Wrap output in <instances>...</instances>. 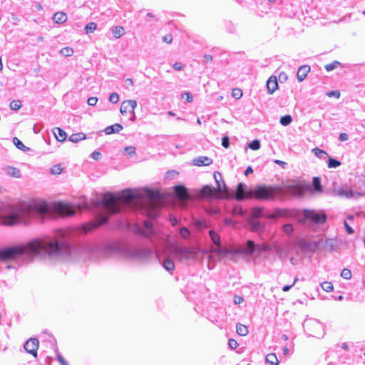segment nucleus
<instances>
[{
  "mask_svg": "<svg viewBox=\"0 0 365 365\" xmlns=\"http://www.w3.org/2000/svg\"><path fill=\"white\" fill-rule=\"evenodd\" d=\"M42 254L51 257L71 259L76 257V248L71 245L64 230H56L53 236L34 238L24 244L0 249V260L9 262L19 257H34Z\"/></svg>",
  "mask_w": 365,
  "mask_h": 365,
  "instance_id": "obj_1",
  "label": "nucleus"
},
{
  "mask_svg": "<svg viewBox=\"0 0 365 365\" xmlns=\"http://www.w3.org/2000/svg\"><path fill=\"white\" fill-rule=\"evenodd\" d=\"M160 199L161 195L158 190L148 188L125 190H123L118 196L110 192L106 193L101 201L106 213L99 215L97 218V223H86L83 226V230L85 233H88L95 227L106 223L108 220L107 214H115L120 211V202L135 204L142 207L146 205L154 207L155 203Z\"/></svg>",
  "mask_w": 365,
  "mask_h": 365,
  "instance_id": "obj_2",
  "label": "nucleus"
},
{
  "mask_svg": "<svg viewBox=\"0 0 365 365\" xmlns=\"http://www.w3.org/2000/svg\"><path fill=\"white\" fill-rule=\"evenodd\" d=\"M86 250L93 257L98 259H104L113 255L122 256L129 259L140 258L143 256L142 252L138 249L118 243L106 245H90Z\"/></svg>",
  "mask_w": 365,
  "mask_h": 365,
  "instance_id": "obj_3",
  "label": "nucleus"
},
{
  "mask_svg": "<svg viewBox=\"0 0 365 365\" xmlns=\"http://www.w3.org/2000/svg\"><path fill=\"white\" fill-rule=\"evenodd\" d=\"M49 212L48 205L45 202H34L33 204H23L11 208V215L6 223L13 225L22 218L42 217Z\"/></svg>",
  "mask_w": 365,
  "mask_h": 365,
  "instance_id": "obj_4",
  "label": "nucleus"
},
{
  "mask_svg": "<svg viewBox=\"0 0 365 365\" xmlns=\"http://www.w3.org/2000/svg\"><path fill=\"white\" fill-rule=\"evenodd\" d=\"M280 190V187L277 186L259 185L256 186L253 190H250L248 196L252 197L259 201H272L276 198Z\"/></svg>",
  "mask_w": 365,
  "mask_h": 365,
  "instance_id": "obj_5",
  "label": "nucleus"
},
{
  "mask_svg": "<svg viewBox=\"0 0 365 365\" xmlns=\"http://www.w3.org/2000/svg\"><path fill=\"white\" fill-rule=\"evenodd\" d=\"M170 253L175 258L182 261L184 259H194L198 255L197 249L192 247L174 246L170 248Z\"/></svg>",
  "mask_w": 365,
  "mask_h": 365,
  "instance_id": "obj_6",
  "label": "nucleus"
},
{
  "mask_svg": "<svg viewBox=\"0 0 365 365\" xmlns=\"http://www.w3.org/2000/svg\"><path fill=\"white\" fill-rule=\"evenodd\" d=\"M303 215L304 218L317 225H323L327 220V215L324 210H304Z\"/></svg>",
  "mask_w": 365,
  "mask_h": 365,
  "instance_id": "obj_7",
  "label": "nucleus"
},
{
  "mask_svg": "<svg viewBox=\"0 0 365 365\" xmlns=\"http://www.w3.org/2000/svg\"><path fill=\"white\" fill-rule=\"evenodd\" d=\"M304 328L309 331V334L314 337L323 336V325L314 319L306 320L304 323Z\"/></svg>",
  "mask_w": 365,
  "mask_h": 365,
  "instance_id": "obj_8",
  "label": "nucleus"
},
{
  "mask_svg": "<svg viewBox=\"0 0 365 365\" xmlns=\"http://www.w3.org/2000/svg\"><path fill=\"white\" fill-rule=\"evenodd\" d=\"M56 211L62 216H72L76 214V209L70 204L58 202L56 205Z\"/></svg>",
  "mask_w": 365,
  "mask_h": 365,
  "instance_id": "obj_9",
  "label": "nucleus"
},
{
  "mask_svg": "<svg viewBox=\"0 0 365 365\" xmlns=\"http://www.w3.org/2000/svg\"><path fill=\"white\" fill-rule=\"evenodd\" d=\"M38 348V340L36 338H30L24 344V349L29 354L34 356H37V349Z\"/></svg>",
  "mask_w": 365,
  "mask_h": 365,
  "instance_id": "obj_10",
  "label": "nucleus"
},
{
  "mask_svg": "<svg viewBox=\"0 0 365 365\" xmlns=\"http://www.w3.org/2000/svg\"><path fill=\"white\" fill-rule=\"evenodd\" d=\"M255 251V244L253 240H249L245 247H240L235 249V254H242L247 255H252Z\"/></svg>",
  "mask_w": 365,
  "mask_h": 365,
  "instance_id": "obj_11",
  "label": "nucleus"
},
{
  "mask_svg": "<svg viewBox=\"0 0 365 365\" xmlns=\"http://www.w3.org/2000/svg\"><path fill=\"white\" fill-rule=\"evenodd\" d=\"M286 190L292 195L300 197L304 194L303 185L299 183H289L286 185Z\"/></svg>",
  "mask_w": 365,
  "mask_h": 365,
  "instance_id": "obj_12",
  "label": "nucleus"
},
{
  "mask_svg": "<svg viewBox=\"0 0 365 365\" xmlns=\"http://www.w3.org/2000/svg\"><path fill=\"white\" fill-rule=\"evenodd\" d=\"M136 107L137 102L135 100H126L121 103L120 111L123 115L128 112L133 113Z\"/></svg>",
  "mask_w": 365,
  "mask_h": 365,
  "instance_id": "obj_13",
  "label": "nucleus"
},
{
  "mask_svg": "<svg viewBox=\"0 0 365 365\" xmlns=\"http://www.w3.org/2000/svg\"><path fill=\"white\" fill-rule=\"evenodd\" d=\"M176 196L181 200L186 201L189 199L187 189L184 185H176L174 187Z\"/></svg>",
  "mask_w": 365,
  "mask_h": 365,
  "instance_id": "obj_14",
  "label": "nucleus"
},
{
  "mask_svg": "<svg viewBox=\"0 0 365 365\" xmlns=\"http://www.w3.org/2000/svg\"><path fill=\"white\" fill-rule=\"evenodd\" d=\"M249 191L246 190V186L242 182H240L237 185L236 192H235V198L237 200H242L245 197H250L248 196Z\"/></svg>",
  "mask_w": 365,
  "mask_h": 365,
  "instance_id": "obj_15",
  "label": "nucleus"
},
{
  "mask_svg": "<svg viewBox=\"0 0 365 365\" xmlns=\"http://www.w3.org/2000/svg\"><path fill=\"white\" fill-rule=\"evenodd\" d=\"M310 71V67L307 65H304V66H302L299 68L298 71H297V80L299 81V82H302V81H304L308 73Z\"/></svg>",
  "mask_w": 365,
  "mask_h": 365,
  "instance_id": "obj_16",
  "label": "nucleus"
},
{
  "mask_svg": "<svg viewBox=\"0 0 365 365\" xmlns=\"http://www.w3.org/2000/svg\"><path fill=\"white\" fill-rule=\"evenodd\" d=\"M267 88L269 94H272L278 88V83L275 76H271L267 80Z\"/></svg>",
  "mask_w": 365,
  "mask_h": 365,
  "instance_id": "obj_17",
  "label": "nucleus"
},
{
  "mask_svg": "<svg viewBox=\"0 0 365 365\" xmlns=\"http://www.w3.org/2000/svg\"><path fill=\"white\" fill-rule=\"evenodd\" d=\"M212 163V160L206 156H200L193 160V164L197 166L210 165Z\"/></svg>",
  "mask_w": 365,
  "mask_h": 365,
  "instance_id": "obj_18",
  "label": "nucleus"
},
{
  "mask_svg": "<svg viewBox=\"0 0 365 365\" xmlns=\"http://www.w3.org/2000/svg\"><path fill=\"white\" fill-rule=\"evenodd\" d=\"M216 192V189L210 185H205L201 189L200 192V197H212Z\"/></svg>",
  "mask_w": 365,
  "mask_h": 365,
  "instance_id": "obj_19",
  "label": "nucleus"
},
{
  "mask_svg": "<svg viewBox=\"0 0 365 365\" xmlns=\"http://www.w3.org/2000/svg\"><path fill=\"white\" fill-rule=\"evenodd\" d=\"M139 232L145 237L150 236L153 232L152 222L150 220H145L143 223V230H140Z\"/></svg>",
  "mask_w": 365,
  "mask_h": 365,
  "instance_id": "obj_20",
  "label": "nucleus"
},
{
  "mask_svg": "<svg viewBox=\"0 0 365 365\" xmlns=\"http://www.w3.org/2000/svg\"><path fill=\"white\" fill-rule=\"evenodd\" d=\"M123 130V126L120 123H115L112 125H109L105 128V133L106 135H110L113 133H118Z\"/></svg>",
  "mask_w": 365,
  "mask_h": 365,
  "instance_id": "obj_21",
  "label": "nucleus"
},
{
  "mask_svg": "<svg viewBox=\"0 0 365 365\" xmlns=\"http://www.w3.org/2000/svg\"><path fill=\"white\" fill-rule=\"evenodd\" d=\"M212 252H215L218 256H226L229 254H235V250H229L227 248H222L220 247H217L212 250Z\"/></svg>",
  "mask_w": 365,
  "mask_h": 365,
  "instance_id": "obj_22",
  "label": "nucleus"
},
{
  "mask_svg": "<svg viewBox=\"0 0 365 365\" xmlns=\"http://www.w3.org/2000/svg\"><path fill=\"white\" fill-rule=\"evenodd\" d=\"M53 134L56 136V138L59 142H63L66 139V133L60 128H55L53 129Z\"/></svg>",
  "mask_w": 365,
  "mask_h": 365,
  "instance_id": "obj_23",
  "label": "nucleus"
},
{
  "mask_svg": "<svg viewBox=\"0 0 365 365\" xmlns=\"http://www.w3.org/2000/svg\"><path fill=\"white\" fill-rule=\"evenodd\" d=\"M339 195L346 198H357L363 195L361 192H354L352 190H340Z\"/></svg>",
  "mask_w": 365,
  "mask_h": 365,
  "instance_id": "obj_24",
  "label": "nucleus"
},
{
  "mask_svg": "<svg viewBox=\"0 0 365 365\" xmlns=\"http://www.w3.org/2000/svg\"><path fill=\"white\" fill-rule=\"evenodd\" d=\"M163 267L166 271H168L170 273L173 272L175 268L173 261L170 257H167L164 259L163 262Z\"/></svg>",
  "mask_w": 365,
  "mask_h": 365,
  "instance_id": "obj_25",
  "label": "nucleus"
},
{
  "mask_svg": "<svg viewBox=\"0 0 365 365\" xmlns=\"http://www.w3.org/2000/svg\"><path fill=\"white\" fill-rule=\"evenodd\" d=\"M86 135L83 133H73L69 136L68 140L73 143H78L81 140H85Z\"/></svg>",
  "mask_w": 365,
  "mask_h": 365,
  "instance_id": "obj_26",
  "label": "nucleus"
},
{
  "mask_svg": "<svg viewBox=\"0 0 365 365\" xmlns=\"http://www.w3.org/2000/svg\"><path fill=\"white\" fill-rule=\"evenodd\" d=\"M53 20L58 24L64 23L67 20V16L63 12H56L53 16Z\"/></svg>",
  "mask_w": 365,
  "mask_h": 365,
  "instance_id": "obj_27",
  "label": "nucleus"
},
{
  "mask_svg": "<svg viewBox=\"0 0 365 365\" xmlns=\"http://www.w3.org/2000/svg\"><path fill=\"white\" fill-rule=\"evenodd\" d=\"M111 31L115 38H119L125 34L124 28L120 26L113 27Z\"/></svg>",
  "mask_w": 365,
  "mask_h": 365,
  "instance_id": "obj_28",
  "label": "nucleus"
},
{
  "mask_svg": "<svg viewBox=\"0 0 365 365\" xmlns=\"http://www.w3.org/2000/svg\"><path fill=\"white\" fill-rule=\"evenodd\" d=\"M210 237L212 242L217 246L220 247L221 246V239L220 235L215 232L214 230H210L209 232Z\"/></svg>",
  "mask_w": 365,
  "mask_h": 365,
  "instance_id": "obj_29",
  "label": "nucleus"
},
{
  "mask_svg": "<svg viewBox=\"0 0 365 365\" xmlns=\"http://www.w3.org/2000/svg\"><path fill=\"white\" fill-rule=\"evenodd\" d=\"M6 173L12 177L19 178L21 176V171L19 168L9 166L6 168Z\"/></svg>",
  "mask_w": 365,
  "mask_h": 365,
  "instance_id": "obj_30",
  "label": "nucleus"
},
{
  "mask_svg": "<svg viewBox=\"0 0 365 365\" xmlns=\"http://www.w3.org/2000/svg\"><path fill=\"white\" fill-rule=\"evenodd\" d=\"M236 331L239 335L242 336L247 335L249 332L247 327L245 325L240 323L237 324Z\"/></svg>",
  "mask_w": 365,
  "mask_h": 365,
  "instance_id": "obj_31",
  "label": "nucleus"
},
{
  "mask_svg": "<svg viewBox=\"0 0 365 365\" xmlns=\"http://www.w3.org/2000/svg\"><path fill=\"white\" fill-rule=\"evenodd\" d=\"M251 228L252 231L261 232L264 230V225L259 221H252L251 222Z\"/></svg>",
  "mask_w": 365,
  "mask_h": 365,
  "instance_id": "obj_32",
  "label": "nucleus"
},
{
  "mask_svg": "<svg viewBox=\"0 0 365 365\" xmlns=\"http://www.w3.org/2000/svg\"><path fill=\"white\" fill-rule=\"evenodd\" d=\"M13 142L18 149L22 151H27L29 150V148L25 146L24 144L16 137L13 138Z\"/></svg>",
  "mask_w": 365,
  "mask_h": 365,
  "instance_id": "obj_33",
  "label": "nucleus"
},
{
  "mask_svg": "<svg viewBox=\"0 0 365 365\" xmlns=\"http://www.w3.org/2000/svg\"><path fill=\"white\" fill-rule=\"evenodd\" d=\"M266 361L271 365H277L279 361L274 354H269L266 356Z\"/></svg>",
  "mask_w": 365,
  "mask_h": 365,
  "instance_id": "obj_34",
  "label": "nucleus"
},
{
  "mask_svg": "<svg viewBox=\"0 0 365 365\" xmlns=\"http://www.w3.org/2000/svg\"><path fill=\"white\" fill-rule=\"evenodd\" d=\"M312 153L319 158L324 159L327 156V153L324 150H321L318 148L312 149Z\"/></svg>",
  "mask_w": 365,
  "mask_h": 365,
  "instance_id": "obj_35",
  "label": "nucleus"
},
{
  "mask_svg": "<svg viewBox=\"0 0 365 365\" xmlns=\"http://www.w3.org/2000/svg\"><path fill=\"white\" fill-rule=\"evenodd\" d=\"M97 29V24L95 22H90L85 26V31L86 34H91L94 32Z\"/></svg>",
  "mask_w": 365,
  "mask_h": 365,
  "instance_id": "obj_36",
  "label": "nucleus"
},
{
  "mask_svg": "<svg viewBox=\"0 0 365 365\" xmlns=\"http://www.w3.org/2000/svg\"><path fill=\"white\" fill-rule=\"evenodd\" d=\"M313 187L315 191H322L321 180L319 177H314L312 181Z\"/></svg>",
  "mask_w": 365,
  "mask_h": 365,
  "instance_id": "obj_37",
  "label": "nucleus"
},
{
  "mask_svg": "<svg viewBox=\"0 0 365 365\" xmlns=\"http://www.w3.org/2000/svg\"><path fill=\"white\" fill-rule=\"evenodd\" d=\"M60 53L63 56L69 57L73 54V50L71 47H64L60 50Z\"/></svg>",
  "mask_w": 365,
  "mask_h": 365,
  "instance_id": "obj_38",
  "label": "nucleus"
},
{
  "mask_svg": "<svg viewBox=\"0 0 365 365\" xmlns=\"http://www.w3.org/2000/svg\"><path fill=\"white\" fill-rule=\"evenodd\" d=\"M292 116L290 115H286L281 117L279 122L282 125L287 126L292 123Z\"/></svg>",
  "mask_w": 365,
  "mask_h": 365,
  "instance_id": "obj_39",
  "label": "nucleus"
},
{
  "mask_svg": "<svg viewBox=\"0 0 365 365\" xmlns=\"http://www.w3.org/2000/svg\"><path fill=\"white\" fill-rule=\"evenodd\" d=\"M263 208L260 207H256L252 209V217L253 218H258L262 216Z\"/></svg>",
  "mask_w": 365,
  "mask_h": 365,
  "instance_id": "obj_40",
  "label": "nucleus"
},
{
  "mask_svg": "<svg viewBox=\"0 0 365 365\" xmlns=\"http://www.w3.org/2000/svg\"><path fill=\"white\" fill-rule=\"evenodd\" d=\"M321 287L323 290L327 292H329L333 290V284L330 282H324L321 284Z\"/></svg>",
  "mask_w": 365,
  "mask_h": 365,
  "instance_id": "obj_41",
  "label": "nucleus"
},
{
  "mask_svg": "<svg viewBox=\"0 0 365 365\" xmlns=\"http://www.w3.org/2000/svg\"><path fill=\"white\" fill-rule=\"evenodd\" d=\"M340 165H341L340 161H339L334 158H329V161H328V167L329 168H336L339 167Z\"/></svg>",
  "mask_w": 365,
  "mask_h": 365,
  "instance_id": "obj_42",
  "label": "nucleus"
},
{
  "mask_svg": "<svg viewBox=\"0 0 365 365\" xmlns=\"http://www.w3.org/2000/svg\"><path fill=\"white\" fill-rule=\"evenodd\" d=\"M338 65H340V63L338 61H334L333 62L325 65L324 67L326 71L329 72L335 69Z\"/></svg>",
  "mask_w": 365,
  "mask_h": 365,
  "instance_id": "obj_43",
  "label": "nucleus"
},
{
  "mask_svg": "<svg viewBox=\"0 0 365 365\" xmlns=\"http://www.w3.org/2000/svg\"><path fill=\"white\" fill-rule=\"evenodd\" d=\"M21 106V103L19 100H14L10 103V108L13 110H18Z\"/></svg>",
  "mask_w": 365,
  "mask_h": 365,
  "instance_id": "obj_44",
  "label": "nucleus"
},
{
  "mask_svg": "<svg viewBox=\"0 0 365 365\" xmlns=\"http://www.w3.org/2000/svg\"><path fill=\"white\" fill-rule=\"evenodd\" d=\"M351 276V272L349 269L344 268L341 270V277L344 279H350Z\"/></svg>",
  "mask_w": 365,
  "mask_h": 365,
  "instance_id": "obj_45",
  "label": "nucleus"
},
{
  "mask_svg": "<svg viewBox=\"0 0 365 365\" xmlns=\"http://www.w3.org/2000/svg\"><path fill=\"white\" fill-rule=\"evenodd\" d=\"M249 148L253 150H257L260 148V142L258 140H254L249 144Z\"/></svg>",
  "mask_w": 365,
  "mask_h": 365,
  "instance_id": "obj_46",
  "label": "nucleus"
},
{
  "mask_svg": "<svg viewBox=\"0 0 365 365\" xmlns=\"http://www.w3.org/2000/svg\"><path fill=\"white\" fill-rule=\"evenodd\" d=\"M282 230L284 233L291 235L294 230V228L291 224H285L283 225Z\"/></svg>",
  "mask_w": 365,
  "mask_h": 365,
  "instance_id": "obj_47",
  "label": "nucleus"
},
{
  "mask_svg": "<svg viewBox=\"0 0 365 365\" xmlns=\"http://www.w3.org/2000/svg\"><path fill=\"white\" fill-rule=\"evenodd\" d=\"M226 190H227L226 185L225 184V182L223 181L222 182H220L218 184H217L216 192L217 191L218 192L224 193L226 192Z\"/></svg>",
  "mask_w": 365,
  "mask_h": 365,
  "instance_id": "obj_48",
  "label": "nucleus"
},
{
  "mask_svg": "<svg viewBox=\"0 0 365 365\" xmlns=\"http://www.w3.org/2000/svg\"><path fill=\"white\" fill-rule=\"evenodd\" d=\"M119 101V96L117 93H112L109 96V101L112 103H117Z\"/></svg>",
  "mask_w": 365,
  "mask_h": 365,
  "instance_id": "obj_49",
  "label": "nucleus"
},
{
  "mask_svg": "<svg viewBox=\"0 0 365 365\" xmlns=\"http://www.w3.org/2000/svg\"><path fill=\"white\" fill-rule=\"evenodd\" d=\"M180 235L185 239L188 238L190 236V231L187 228L183 227L180 230Z\"/></svg>",
  "mask_w": 365,
  "mask_h": 365,
  "instance_id": "obj_50",
  "label": "nucleus"
},
{
  "mask_svg": "<svg viewBox=\"0 0 365 365\" xmlns=\"http://www.w3.org/2000/svg\"><path fill=\"white\" fill-rule=\"evenodd\" d=\"M212 60H213V58H212V56L211 55L205 54V55L203 56V60H202V62L203 64L205 65V64H207L209 63L212 62Z\"/></svg>",
  "mask_w": 365,
  "mask_h": 365,
  "instance_id": "obj_51",
  "label": "nucleus"
},
{
  "mask_svg": "<svg viewBox=\"0 0 365 365\" xmlns=\"http://www.w3.org/2000/svg\"><path fill=\"white\" fill-rule=\"evenodd\" d=\"M327 96L329 97H335L336 98H339L340 97V92L337 90L331 91L327 93Z\"/></svg>",
  "mask_w": 365,
  "mask_h": 365,
  "instance_id": "obj_52",
  "label": "nucleus"
},
{
  "mask_svg": "<svg viewBox=\"0 0 365 365\" xmlns=\"http://www.w3.org/2000/svg\"><path fill=\"white\" fill-rule=\"evenodd\" d=\"M182 98H185L186 99V101L189 103L192 102V100H193V98H192V96L190 93L189 92H185L182 94L181 96Z\"/></svg>",
  "mask_w": 365,
  "mask_h": 365,
  "instance_id": "obj_53",
  "label": "nucleus"
},
{
  "mask_svg": "<svg viewBox=\"0 0 365 365\" xmlns=\"http://www.w3.org/2000/svg\"><path fill=\"white\" fill-rule=\"evenodd\" d=\"M228 345L231 349H235L238 346V343L233 339H229Z\"/></svg>",
  "mask_w": 365,
  "mask_h": 365,
  "instance_id": "obj_54",
  "label": "nucleus"
},
{
  "mask_svg": "<svg viewBox=\"0 0 365 365\" xmlns=\"http://www.w3.org/2000/svg\"><path fill=\"white\" fill-rule=\"evenodd\" d=\"M62 171V169L61 168L60 165H54L51 170V173L52 174H60Z\"/></svg>",
  "mask_w": 365,
  "mask_h": 365,
  "instance_id": "obj_55",
  "label": "nucleus"
},
{
  "mask_svg": "<svg viewBox=\"0 0 365 365\" xmlns=\"http://www.w3.org/2000/svg\"><path fill=\"white\" fill-rule=\"evenodd\" d=\"M56 358L58 362L61 365H68V363L64 359V358L62 356V355L60 353H57Z\"/></svg>",
  "mask_w": 365,
  "mask_h": 365,
  "instance_id": "obj_56",
  "label": "nucleus"
},
{
  "mask_svg": "<svg viewBox=\"0 0 365 365\" xmlns=\"http://www.w3.org/2000/svg\"><path fill=\"white\" fill-rule=\"evenodd\" d=\"M242 93L240 89H234L232 91V96L237 99H239L242 97Z\"/></svg>",
  "mask_w": 365,
  "mask_h": 365,
  "instance_id": "obj_57",
  "label": "nucleus"
},
{
  "mask_svg": "<svg viewBox=\"0 0 365 365\" xmlns=\"http://www.w3.org/2000/svg\"><path fill=\"white\" fill-rule=\"evenodd\" d=\"M222 145L224 148H227L230 146V138H229V137L225 136V137L222 138Z\"/></svg>",
  "mask_w": 365,
  "mask_h": 365,
  "instance_id": "obj_58",
  "label": "nucleus"
},
{
  "mask_svg": "<svg viewBox=\"0 0 365 365\" xmlns=\"http://www.w3.org/2000/svg\"><path fill=\"white\" fill-rule=\"evenodd\" d=\"M125 150L130 155H133L135 153L136 148L134 146H128L125 148Z\"/></svg>",
  "mask_w": 365,
  "mask_h": 365,
  "instance_id": "obj_59",
  "label": "nucleus"
},
{
  "mask_svg": "<svg viewBox=\"0 0 365 365\" xmlns=\"http://www.w3.org/2000/svg\"><path fill=\"white\" fill-rule=\"evenodd\" d=\"M173 68L175 71H182L184 68V65L180 62H175V63H173Z\"/></svg>",
  "mask_w": 365,
  "mask_h": 365,
  "instance_id": "obj_60",
  "label": "nucleus"
},
{
  "mask_svg": "<svg viewBox=\"0 0 365 365\" xmlns=\"http://www.w3.org/2000/svg\"><path fill=\"white\" fill-rule=\"evenodd\" d=\"M98 102V98L96 97H90L88 98L87 103L89 106H93Z\"/></svg>",
  "mask_w": 365,
  "mask_h": 365,
  "instance_id": "obj_61",
  "label": "nucleus"
},
{
  "mask_svg": "<svg viewBox=\"0 0 365 365\" xmlns=\"http://www.w3.org/2000/svg\"><path fill=\"white\" fill-rule=\"evenodd\" d=\"M163 41L167 43H171L173 41V36L171 34H167L163 37Z\"/></svg>",
  "mask_w": 365,
  "mask_h": 365,
  "instance_id": "obj_62",
  "label": "nucleus"
},
{
  "mask_svg": "<svg viewBox=\"0 0 365 365\" xmlns=\"http://www.w3.org/2000/svg\"><path fill=\"white\" fill-rule=\"evenodd\" d=\"M267 250V247L264 244H259L255 245V250L261 252V251H266Z\"/></svg>",
  "mask_w": 365,
  "mask_h": 365,
  "instance_id": "obj_63",
  "label": "nucleus"
},
{
  "mask_svg": "<svg viewBox=\"0 0 365 365\" xmlns=\"http://www.w3.org/2000/svg\"><path fill=\"white\" fill-rule=\"evenodd\" d=\"M91 157L93 159L96 160H99L102 155H101V153L98 151H94L92 154H91Z\"/></svg>",
  "mask_w": 365,
  "mask_h": 365,
  "instance_id": "obj_64",
  "label": "nucleus"
}]
</instances>
